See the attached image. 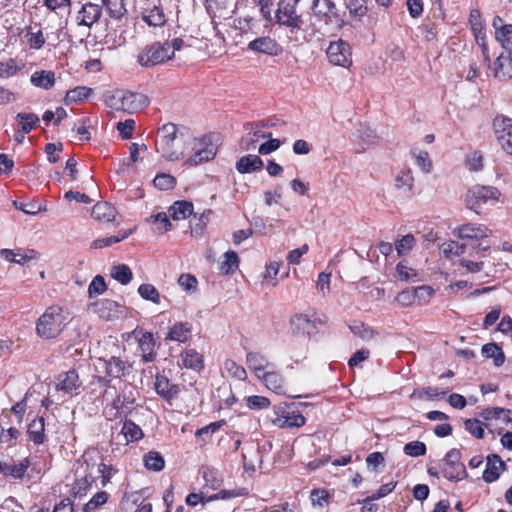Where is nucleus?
Returning <instances> with one entry per match:
<instances>
[{
	"mask_svg": "<svg viewBox=\"0 0 512 512\" xmlns=\"http://www.w3.org/2000/svg\"><path fill=\"white\" fill-rule=\"evenodd\" d=\"M71 319L70 313L61 306H49L36 320V334L44 340L56 339L61 335Z\"/></svg>",
	"mask_w": 512,
	"mask_h": 512,
	"instance_id": "nucleus-1",
	"label": "nucleus"
},
{
	"mask_svg": "<svg viewBox=\"0 0 512 512\" xmlns=\"http://www.w3.org/2000/svg\"><path fill=\"white\" fill-rule=\"evenodd\" d=\"M494 38L493 48H501L503 51L493 63L494 77L500 81L512 78V34H491Z\"/></svg>",
	"mask_w": 512,
	"mask_h": 512,
	"instance_id": "nucleus-2",
	"label": "nucleus"
},
{
	"mask_svg": "<svg viewBox=\"0 0 512 512\" xmlns=\"http://www.w3.org/2000/svg\"><path fill=\"white\" fill-rule=\"evenodd\" d=\"M182 44L183 41L180 38L174 39L172 43H153L139 53L137 57L138 63L143 67H152L162 64L170 60L173 57L175 51L181 49Z\"/></svg>",
	"mask_w": 512,
	"mask_h": 512,
	"instance_id": "nucleus-3",
	"label": "nucleus"
},
{
	"mask_svg": "<svg viewBox=\"0 0 512 512\" xmlns=\"http://www.w3.org/2000/svg\"><path fill=\"white\" fill-rule=\"evenodd\" d=\"M105 102L114 110L134 113L147 107L149 99L142 93L117 90L107 95Z\"/></svg>",
	"mask_w": 512,
	"mask_h": 512,
	"instance_id": "nucleus-4",
	"label": "nucleus"
},
{
	"mask_svg": "<svg viewBox=\"0 0 512 512\" xmlns=\"http://www.w3.org/2000/svg\"><path fill=\"white\" fill-rule=\"evenodd\" d=\"M99 378L108 386L114 379H120L130 374L132 365L121 357L111 356L108 359L98 358L94 362Z\"/></svg>",
	"mask_w": 512,
	"mask_h": 512,
	"instance_id": "nucleus-5",
	"label": "nucleus"
},
{
	"mask_svg": "<svg viewBox=\"0 0 512 512\" xmlns=\"http://www.w3.org/2000/svg\"><path fill=\"white\" fill-rule=\"evenodd\" d=\"M501 196V192L494 186L474 185L465 195V203L468 209L480 214L483 206L495 205Z\"/></svg>",
	"mask_w": 512,
	"mask_h": 512,
	"instance_id": "nucleus-6",
	"label": "nucleus"
},
{
	"mask_svg": "<svg viewBox=\"0 0 512 512\" xmlns=\"http://www.w3.org/2000/svg\"><path fill=\"white\" fill-rule=\"evenodd\" d=\"M301 0H279L274 11L275 23L289 30L303 29L304 20L298 13L297 6Z\"/></svg>",
	"mask_w": 512,
	"mask_h": 512,
	"instance_id": "nucleus-7",
	"label": "nucleus"
},
{
	"mask_svg": "<svg viewBox=\"0 0 512 512\" xmlns=\"http://www.w3.org/2000/svg\"><path fill=\"white\" fill-rule=\"evenodd\" d=\"M218 147L212 142L211 137L192 138L190 149L185 159V164L198 166L215 158Z\"/></svg>",
	"mask_w": 512,
	"mask_h": 512,
	"instance_id": "nucleus-8",
	"label": "nucleus"
},
{
	"mask_svg": "<svg viewBox=\"0 0 512 512\" xmlns=\"http://www.w3.org/2000/svg\"><path fill=\"white\" fill-rule=\"evenodd\" d=\"M181 132H178L177 126L173 123H166L159 128L156 140V149L163 157L169 161H177L178 152L174 151L173 142Z\"/></svg>",
	"mask_w": 512,
	"mask_h": 512,
	"instance_id": "nucleus-9",
	"label": "nucleus"
},
{
	"mask_svg": "<svg viewBox=\"0 0 512 512\" xmlns=\"http://www.w3.org/2000/svg\"><path fill=\"white\" fill-rule=\"evenodd\" d=\"M461 453L458 449L447 452L442 467V475L449 481H460L467 476L465 466L460 461Z\"/></svg>",
	"mask_w": 512,
	"mask_h": 512,
	"instance_id": "nucleus-10",
	"label": "nucleus"
},
{
	"mask_svg": "<svg viewBox=\"0 0 512 512\" xmlns=\"http://www.w3.org/2000/svg\"><path fill=\"white\" fill-rule=\"evenodd\" d=\"M492 127L498 144L512 156V118L497 115L493 119Z\"/></svg>",
	"mask_w": 512,
	"mask_h": 512,
	"instance_id": "nucleus-11",
	"label": "nucleus"
},
{
	"mask_svg": "<svg viewBox=\"0 0 512 512\" xmlns=\"http://www.w3.org/2000/svg\"><path fill=\"white\" fill-rule=\"evenodd\" d=\"M317 321L320 324H323L326 322V319L315 318L313 315H309L307 313L295 314L290 319V328L292 334L311 338L312 335L317 333Z\"/></svg>",
	"mask_w": 512,
	"mask_h": 512,
	"instance_id": "nucleus-12",
	"label": "nucleus"
},
{
	"mask_svg": "<svg viewBox=\"0 0 512 512\" xmlns=\"http://www.w3.org/2000/svg\"><path fill=\"white\" fill-rule=\"evenodd\" d=\"M82 382L75 370L60 373L55 379V389L63 397L72 398L80 394Z\"/></svg>",
	"mask_w": 512,
	"mask_h": 512,
	"instance_id": "nucleus-13",
	"label": "nucleus"
},
{
	"mask_svg": "<svg viewBox=\"0 0 512 512\" xmlns=\"http://www.w3.org/2000/svg\"><path fill=\"white\" fill-rule=\"evenodd\" d=\"M326 54L329 62L335 66L347 68L352 64L351 47L342 39L331 41Z\"/></svg>",
	"mask_w": 512,
	"mask_h": 512,
	"instance_id": "nucleus-14",
	"label": "nucleus"
},
{
	"mask_svg": "<svg viewBox=\"0 0 512 512\" xmlns=\"http://www.w3.org/2000/svg\"><path fill=\"white\" fill-rule=\"evenodd\" d=\"M453 234L462 240L482 241L492 236L493 231L485 224L470 222L457 226Z\"/></svg>",
	"mask_w": 512,
	"mask_h": 512,
	"instance_id": "nucleus-15",
	"label": "nucleus"
},
{
	"mask_svg": "<svg viewBox=\"0 0 512 512\" xmlns=\"http://www.w3.org/2000/svg\"><path fill=\"white\" fill-rule=\"evenodd\" d=\"M274 415L272 423L278 428H299L306 423L305 417L299 411H290L284 407H275Z\"/></svg>",
	"mask_w": 512,
	"mask_h": 512,
	"instance_id": "nucleus-16",
	"label": "nucleus"
},
{
	"mask_svg": "<svg viewBox=\"0 0 512 512\" xmlns=\"http://www.w3.org/2000/svg\"><path fill=\"white\" fill-rule=\"evenodd\" d=\"M89 309L103 320L119 318L125 312L124 306L111 299H101L90 304Z\"/></svg>",
	"mask_w": 512,
	"mask_h": 512,
	"instance_id": "nucleus-17",
	"label": "nucleus"
},
{
	"mask_svg": "<svg viewBox=\"0 0 512 512\" xmlns=\"http://www.w3.org/2000/svg\"><path fill=\"white\" fill-rule=\"evenodd\" d=\"M30 465L31 461L28 457H24L18 461H1L0 474L6 478L22 480Z\"/></svg>",
	"mask_w": 512,
	"mask_h": 512,
	"instance_id": "nucleus-18",
	"label": "nucleus"
},
{
	"mask_svg": "<svg viewBox=\"0 0 512 512\" xmlns=\"http://www.w3.org/2000/svg\"><path fill=\"white\" fill-rule=\"evenodd\" d=\"M259 380L272 392L279 395L287 394L285 380L282 374L276 370L275 365H273V368L267 370V372L261 375Z\"/></svg>",
	"mask_w": 512,
	"mask_h": 512,
	"instance_id": "nucleus-19",
	"label": "nucleus"
},
{
	"mask_svg": "<svg viewBox=\"0 0 512 512\" xmlns=\"http://www.w3.org/2000/svg\"><path fill=\"white\" fill-rule=\"evenodd\" d=\"M246 364L259 379L267 370L273 368L274 363L270 362L264 355L258 352H248L246 354Z\"/></svg>",
	"mask_w": 512,
	"mask_h": 512,
	"instance_id": "nucleus-20",
	"label": "nucleus"
},
{
	"mask_svg": "<svg viewBox=\"0 0 512 512\" xmlns=\"http://www.w3.org/2000/svg\"><path fill=\"white\" fill-rule=\"evenodd\" d=\"M248 47L251 50L268 55H278L282 52L281 46L270 36L255 39L249 43Z\"/></svg>",
	"mask_w": 512,
	"mask_h": 512,
	"instance_id": "nucleus-21",
	"label": "nucleus"
},
{
	"mask_svg": "<svg viewBox=\"0 0 512 512\" xmlns=\"http://www.w3.org/2000/svg\"><path fill=\"white\" fill-rule=\"evenodd\" d=\"M101 16V7L97 4L86 3L78 12L77 22L80 25L90 28L93 23L97 22Z\"/></svg>",
	"mask_w": 512,
	"mask_h": 512,
	"instance_id": "nucleus-22",
	"label": "nucleus"
},
{
	"mask_svg": "<svg viewBox=\"0 0 512 512\" xmlns=\"http://www.w3.org/2000/svg\"><path fill=\"white\" fill-rule=\"evenodd\" d=\"M312 10L314 15L326 24L336 17L335 4L331 0H313Z\"/></svg>",
	"mask_w": 512,
	"mask_h": 512,
	"instance_id": "nucleus-23",
	"label": "nucleus"
},
{
	"mask_svg": "<svg viewBox=\"0 0 512 512\" xmlns=\"http://www.w3.org/2000/svg\"><path fill=\"white\" fill-rule=\"evenodd\" d=\"M154 387L159 396L166 400L175 398L179 393V387L170 382V380L161 374L156 375Z\"/></svg>",
	"mask_w": 512,
	"mask_h": 512,
	"instance_id": "nucleus-24",
	"label": "nucleus"
},
{
	"mask_svg": "<svg viewBox=\"0 0 512 512\" xmlns=\"http://www.w3.org/2000/svg\"><path fill=\"white\" fill-rule=\"evenodd\" d=\"M504 469L505 463L498 455L492 454L488 456L486 468L483 472L484 481L487 483L496 481L499 478L501 471Z\"/></svg>",
	"mask_w": 512,
	"mask_h": 512,
	"instance_id": "nucleus-25",
	"label": "nucleus"
},
{
	"mask_svg": "<svg viewBox=\"0 0 512 512\" xmlns=\"http://www.w3.org/2000/svg\"><path fill=\"white\" fill-rule=\"evenodd\" d=\"M192 336V325L188 322H176L170 328L165 337L166 340L179 343L187 342Z\"/></svg>",
	"mask_w": 512,
	"mask_h": 512,
	"instance_id": "nucleus-26",
	"label": "nucleus"
},
{
	"mask_svg": "<svg viewBox=\"0 0 512 512\" xmlns=\"http://www.w3.org/2000/svg\"><path fill=\"white\" fill-rule=\"evenodd\" d=\"M263 168V160L254 154L242 156L236 162V170L241 174L260 171Z\"/></svg>",
	"mask_w": 512,
	"mask_h": 512,
	"instance_id": "nucleus-27",
	"label": "nucleus"
},
{
	"mask_svg": "<svg viewBox=\"0 0 512 512\" xmlns=\"http://www.w3.org/2000/svg\"><path fill=\"white\" fill-rule=\"evenodd\" d=\"M27 434L29 436V439L34 444H43L45 441V423H44V417H38L33 419L29 424L27 428Z\"/></svg>",
	"mask_w": 512,
	"mask_h": 512,
	"instance_id": "nucleus-28",
	"label": "nucleus"
},
{
	"mask_svg": "<svg viewBox=\"0 0 512 512\" xmlns=\"http://www.w3.org/2000/svg\"><path fill=\"white\" fill-rule=\"evenodd\" d=\"M182 366L187 369L200 371L204 368V360L202 354L195 349H186L181 353Z\"/></svg>",
	"mask_w": 512,
	"mask_h": 512,
	"instance_id": "nucleus-29",
	"label": "nucleus"
},
{
	"mask_svg": "<svg viewBox=\"0 0 512 512\" xmlns=\"http://www.w3.org/2000/svg\"><path fill=\"white\" fill-rule=\"evenodd\" d=\"M91 215L98 221L110 222L116 217V209L108 202H98L93 206Z\"/></svg>",
	"mask_w": 512,
	"mask_h": 512,
	"instance_id": "nucleus-30",
	"label": "nucleus"
},
{
	"mask_svg": "<svg viewBox=\"0 0 512 512\" xmlns=\"http://www.w3.org/2000/svg\"><path fill=\"white\" fill-rule=\"evenodd\" d=\"M154 347L155 342L152 333H143L139 339V348L141 350V356L144 362H152L155 360L156 353L154 351Z\"/></svg>",
	"mask_w": 512,
	"mask_h": 512,
	"instance_id": "nucleus-31",
	"label": "nucleus"
},
{
	"mask_svg": "<svg viewBox=\"0 0 512 512\" xmlns=\"http://www.w3.org/2000/svg\"><path fill=\"white\" fill-rule=\"evenodd\" d=\"M121 434L124 436L127 444L137 442L144 437L141 427L128 419L123 422Z\"/></svg>",
	"mask_w": 512,
	"mask_h": 512,
	"instance_id": "nucleus-32",
	"label": "nucleus"
},
{
	"mask_svg": "<svg viewBox=\"0 0 512 512\" xmlns=\"http://www.w3.org/2000/svg\"><path fill=\"white\" fill-rule=\"evenodd\" d=\"M16 121L22 134L30 133L40 123V119L36 114L24 112L18 113L16 115Z\"/></svg>",
	"mask_w": 512,
	"mask_h": 512,
	"instance_id": "nucleus-33",
	"label": "nucleus"
},
{
	"mask_svg": "<svg viewBox=\"0 0 512 512\" xmlns=\"http://www.w3.org/2000/svg\"><path fill=\"white\" fill-rule=\"evenodd\" d=\"M485 420H502L504 423L512 422V410L501 407L486 408L481 412Z\"/></svg>",
	"mask_w": 512,
	"mask_h": 512,
	"instance_id": "nucleus-34",
	"label": "nucleus"
},
{
	"mask_svg": "<svg viewBox=\"0 0 512 512\" xmlns=\"http://www.w3.org/2000/svg\"><path fill=\"white\" fill-rule=\"evenodd\" d=\"M31 83L39 88L50 89L55 83V74L52 71H36L31 75Z\"/></svg>",
	"mask_w": 512,
	"mask_h": 512,
	"instance_id": "nucleus-35",
	"label": "nucleus"
},
{
	"mask_svg": "<svg viewBox=\"0 0 512 512\" xmlns=\"http://www.w3.org/2000/svg\"><path fill=\"white\" fill-rule=\"evenodd\" d=\"M142 19L149 26L154 27V28L161 27L166 22V18L163 13V10L157 6H154L151 9H146L142 13Z\"/></svg>",
	"mask_w": 512,
	"mask_h": 512,
	"instance_id": "nucleus-36",
	"label": "nucleus"
},
{
	"mask_svg": "<svg viewBox=\"0 0 512 512\" xmlns=\"http://www.w3.org/2000/svg\"><path fill=\"white\" fill-rule=\"evenodd\" d=\"M173 220H183L193 214V204L188 201H177L169 209Z\"/></svg>",
	"mask_w": 512,
	"mask_h": 512,
	"instance_id": "nucleus-37",
	"label": "nucleus"
},
{
	"mask_svg": "<svg viewBox=\"0 0 512 512\" xmlns=\"http://www.w3.org/2000/svg\"><path fill=\"white\" fill-rule=\"evenodd\" d=\"M482 355L485 358H492L495 366H502L505 362L503 350L495 343H488L482 346Z\"/></svg>",
	"mask_w": 512,
	"mask_h": 512,
	"instance_id": "nucleus-38",
	"label": "nucleus"
},
{
	"mask_svg": "<svg viewBox=\"0 0 512 512\" xmlns=\"http://www.w3.org/2000/svg\"><path fill=\"white\" fill-rule=\"evenodd\" d=\"M111 277L122 285H127L133 278L132 270L126 264L114 265L111 269Z\"/></svg>",
	"mask_w": 512,
	"mask_h": 512,
	"instance_id": "nucleus-39",
	"label": "nucleus"
},
{
	"mask_svg": "<svg viewBox=\"0 0 512 512\" xmlns=\"http://www.w3.org/2000/svg\"><path fill=\"white\" fill-rule=\"evenodd\" d=\"M93 90L86 86H77L69 91H67L65 96V103L66 104H72V103H78L85 99H87L91 94Z\"/></svg>",
	"mask_w": 512,
	"mask_h": 512,
	"instance_id": "nucleus-40",
	"label": "nucleus"
},
{
	"mask_svg": "<svg viewBox=\"0 0 512 512\" xmlns=\"http://www.w3.org/2000/svg\"><path fill=\"white\" fill-rule=\"evenodd\" d=\"M143 462L148 470L161 471L164 468L165 461L162 455L156 451H150L143 457Z\"/></svg>",
	"mask_w": 512,
	"mask_h": 512,
	"instance_id": "nucleus-41",
	"label": "nucleus"
},
{
	"mask_svg": "<svg viewBox=\"0 0 512 512\" xmlns=\"http://www.w3.org/2000/svg\"><path fill=\"white\" fill-rule=\"evenodd\" d=\"M188 134L180 133L177 139L173 142V150L178 152L177 161L180 159H186L188 151L190 149V140H192Z\"/></svg>",
	"mask_w": 512,
	"mask_h": 512,
	"instance_id": "nucleus-42",
	"label": "nucleus"
},
{
	"mask_svg": "<svg viewBox=\"0 0 512 512\" xmlns=\"http://www.w3.org/2000/svg\"><path fill=\"white\" fill-rule=\"evenodd\" d=\"M416 244V239L412 234H406L395 242V250L398 256L408 255Z\"/></svg>",
	"mask_w": 512,
	"mask_h": 512,
	"instance_id": "nucleus-43",
	"label": "nucleus"
},
{
	"mask_svg": "<svg viewBox=\"0 0 512 512\" xmlns=\"http://www.w3.org/2000/svg\"><path fill=\"white\" fill-rule=\"evenodd\" d=\"M24 64L16 59H8L0 62V78L6 79L14 76L23 68Z\"/></svg>",
	"mask_w": 512,
	"mask_h": 512,
	"instance_id": "nucleus-44",
	"label": "nucleus"
},
{
	"mask_svg": "<svg viewBox=\"0 0 512 512\" xmlns=\"http://www.w3.org/2000/svg\"><path fill=\"white\" fill-rule=\"evenodd\" d=\"M223 368L229 376L236 380L244 381L247 378V372L245 368L232 359L225 360Z\"/></svg>",
	"mask_w": 512,
	"mask_h": 512,
	"instance_id": "nucleus-45",
	"label": "nucleus"
},
{
	"mask_svg": "<svg viewBox=\"0 0 512 512\" xmlns=\"http://www.w3.org/2000/svg\"><path fill=\"white\" fill-rule=\"evenodd\" d=\"M239 266V257L234 251H227L224 254V260L220 264V270L228 275L235 272Z\"/></svg>",
	"mask_w": 512,
	"mask_h": 512,
	"instance_id": "nucleus-46",
	"label": "nucleus"
},
{
	"mask_svg": "<svg viewBox=\"0 0 512 512\" xmlns=\"http://www.w3.org/2000/svg\"><path fill=\"white\" fill-rule=\"evenodd\" d=\"M138 294L146 301H151L154 304L160 303V293L152 284L144 283L138 287Z\"/></svg>",
	"mask_w": 512,
	"mask_h": 512,
	"instance_id": "nucleus-47",
	"label": "nucleus"
},
{
	"mask_svg": "<svg viewBox=\"0 0 512 512\" xmlns=\"http://www.w3.org/2000/svg\"><path fill=\"white\" fill-rule=\"evenodd\" d=\"M131 232L132 230L129 229L118 235L96 239L92 242L91 247L98 249L111 246L112 244L121 242L122 240L126 239L131 234Z\"/></svg>",
	"mask_w": 512,
	"mask_h": 512,
	"instance_id": "nucleus-48",
	"label": "nucleus"
},
{
	"mask_svg": "<svg viewBox=\"0 0 512 512\" xmlns=\"http://www.w3.org/2000/svg\"><path fill=\"white\" fill-rule=\"evenodd\" d=\"M466 246L456 241H447L442 244L441 252L446 258L452 259L458 257L465 252Z\"/></svg>",
	"mask_w": 512,
	"mask_h": 512,
	"instance_id": "nucleus-49",
	"label": "nucleus"
},
{
	"mask_svg": "<svg viewBox=\"0 0 512 512\" xmlns=\"http://www.w3.org/2000/svg\"><path fill=\"white\" fill-rule=\"evenodd\" d=\"M125 0H103L110 17L119 19L126 13Z\"/></svg>",
	"mask_w": 512,
	"mask_h": 512,
	"instance_id": "nucleus-50",
	"label": "nucleus"
},
{
	"mask_svg": "<svg viewBox=\"0 0 512 512\" xmlns=\"http://www.w3.org/2000/svg\"><path fill=\"white\" fill-rule=\"evenodd\" d=\"M147 221L156 224V230L158 233H164L172 229V224L165 212H159L152 215L147 219Z\"/></svg>",
	"mask_w": 512,
	"mask_h": 512,
	"instance_id": "nucleus-51",
	"label": "nucleus"
},
{
	"mask_svg": "<svg viewBox=\"0 0 512 512\" xmlns=\"http://www.w3.org/2000/svg\"><path fill=\"white\" fill-rule=\"evenodd\" d=\"M259 8V12L268 24L275 23L273 13V0H254Z\"/></svg>",
	"mask_w": 512,
	"mask_h": 512,
	"instance_id": "nucleus-52",
	"label": "nucleus"
},
{
	"mask_svg": "<svg viewBox=\"0 0 512 512\" xmlns=\"http://www.w3.org/2000/svg\"><path fill=\"white\" fill-rule=\"evenodd\" d=\"M414 183V177L410 169L402 170L395 179V185L399 189L410 191Z\"/></svg>",
	"mask_w": 512,
	"mask_h": 512,
	"instance_id": "nucleus-53",
	"label": "nucleus"
},
{
	"mask_svg": "<svg viewBox=\"0 0 512 512\" xmlns=\"http://www.w3.org/2000/svg\"><path fill=\"white\" fill-rule=\"evenodd\" d=\"M414 294L416 304L425 305L429 303L432 296L434 295V289L428 285H421L418 287H414Z\"/></svg>",
	"mask_w": 512,
	"mask_h": 512,
	"instance_id": "nucleus-54",
	"label": "nucleus"
},
{
	"mask_svg": "<svg viewBox=\"0 0 512 512\" xmlns=\"http://www.w3.org/2000/svg\"><path fill=\"white\" fill-rule=\"evenodd\" d=\"M280 265V262L277 261H272L266 265L265 271L262 274V278L266 283L272 286L277 285L276 276L279 273Z\"/></svg>",
	"mask_w": 512,
	"mask_h": 512,
	"instance_id": "nucleus-55",
	"label": "nucleus"
},
{
	"mask_svg": "<svg viewBox=\"0 0 512 512\" xmlns=\"http://www.w3.org/2000/svg\"><path fill=\"white\" fill-rule=\"evenodd\" d=\"M330 495L325 489H313L310 493V500L313 506L326 507L329 504Z\"/></svg>",
	"mask_w": 512,
	"mask_h": 512,
	"instance_id": "nucleus-56",
	"label": "nucleus"
},
{
	"mask_svg": "<svg viewBox=\"0 0 512 512\" xmlns=\"http://www.w3.org/2000/svg\"><path fill=\"white\" fill-rule=\"evenodd\" d=\"M415 157L417 166L425 173H429L432 168V161L429 158V154L426 151L414 150L412 152Z\"/></svg>",
	"mask_w": 512,
	"mask_h": 512,
	"instance_id": "nucleus-57",
	"label": "nucleus"
},
{
	"mask_svg": "<svg viewBox=\"0 0 512 512\" xmlns=\"http://www.w3.org/2000/svg\"><path fill=\"white\" fill-rule=\"evenodd\" d=\"M403 451L406 455L411 457H419L426 454V445L421 441H412L405 444Z\"/></svg>",
	"mask_w": 512,
	"mask_h": 512,
	"instance_id": "nucleus-58",
	"label": "nucleus"
},
{
	"mask_svg": "<svg viewBox=\"0 0 512 512\" xmlns=\"http://www.w3.org/2000/svg\"><path fill=\"white\" fill-rule=\"evenodd\" d=\"M108 500V494L105 491L97 492L85 505L84 512H92L96 508L105 504Z\"/></svg>",
	"mask_w": 512,
	"mask_h": 512,
	"instance_id": "nucleus-59",
	"label": "nucleus"
},
{
	"mask_svg": "<svg viewBox=\"0 0 512 512\" xmlns=\"http://www.w3.org/2000/svg\"><path fill=\"white\" fill-rule=\"evenodd\" d=\"M396 274L399 280L409 281L417 277V271L409 266L404 261H401L396 266Z\"/></svg>",
	"mask_w": 512,
	"mask_h": 512,
	"instance_id": "nucleus-60",
	"label": "nucleus"
},
{
	"mask_svg": "<svg viewBox=\"0 0 512 512\" xmlns=\"http://www.w3.org/2000/svg\"><path fill=\"white\" fill-rule=\"evenodd\" d=\"M107 289L104 278L101 275H97L93 278L88 287L89 297L101 295Z\"/></svg>",
	"mask_w": 512,
	"mask_h": 512,
	"instance_id": "nucleus-61",
	"label": "nucleus"
},
{
	"mask_svg": "<svg viewBox=\"0 0 512 512\" xmlns=\"http://www.w3.org/2000/svg\"><path fill=\"white\" fill-rule=\"evenodd\" d=\"M465 429L475 438L481 439L484 436L483 424L478 419H467L464 422Z\"/></svg>",
	"mask_w": 512,
	"mask_h": 512,
	"instance_id": "nucleus-62",
	"label": "nucleus"
},
{
	"mask_svg": "<svg viewBox=\"0 0 512 512\" xmlns=\"http://www.w3.org/2000/svg\"><path fill=\"white\" fill-rule=\"evenodd\" d=\"M153 183L160 190H169L174 187L176 180L172 175L162 173L154 178Z\"/></svg>",
	"mask_w": 512,
	"mask_h": 512,
	"instance_id": "nucleus-63",
	"label": "nucleus"
},
{
	"mask_svg": "<svg viewBox=\"0 0 512 512\" xmlns=\"http://www.w3.org/2000/svg\"><path fill=\"white\" fill-rule=\"evenodd\" d=\"M246 404L250 409H266L270 406V400L265 396L252 395L246 398Z\"/></svg>",
	"mask_w": 512,
	"mask_h": 512,
	"instance_id": "nucleus-64",
	"label": "nucleus"
}]
</instances>
